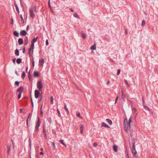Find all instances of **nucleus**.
<instances>
[{"instance_id": "nucleus-1", "label": "nucleus", "mask_w": 158, "mask_h": 158, "mask_svg": "<svg viewBox=\"0 0 158 158\" xmlns=\"http://www.w3.org/2000/svg\"><path fill=\"white\" fill-rule=\"evenodd\" d=\"M37 121L36 122L35 126V127L34 132L35 134H37L39 131V127L40 125V118L39 117L37 118Z\"/></svg>"}, {"instance_id": "nucleus-2", "label": "nucleus", "mask_w": 158, "mask_h": 158, "mask_svg": "<svg viewBox=\"0 0 158 158\" xmlns=\"http://www.w3.org/2000/svg\"><path fill=\"white\" fill-rule=\"evenodd\" d=\"M36 8L35 6L30 7L29 10L30 17L32 19L35 16V14L34 12V10H36Z\"/></svg>"}, {"instance_id": "nucleus-3", "label": "nucleus", "mask_w": 158, "mask_h": 158, "mask_svg": "<svg viewBox=\"0 0 158 158\" xmlns=\"http://www.w3.org/2000/svg\"><path fill=\"white\" fill-rule=\"evenodd\" d=\"M124 130L126 132H127V129L129 127L128 123V122L126 118H125L124 119Z\"/></svg>"}, {"instance_id": "nucleus-4", "label": "nucleus", "mask_w": 158, "mask_h": 158, "mask_svg": "<svg viewBox=\"0 0 158 158\" xmlns=\"http://www.w3.org/2000/svg\"><path fill=\"white\" fill-rule=\"evenodd\" d=\"M37 86L38 88L40 90H42L43 85L42 83V82L41 81H38L37 83Z\"/></svg>"}, {"instance_id": "nucleus-5", "label": "nucleus", "mask_w": 158, "mask_h": 158, "mask_svg": "<svg viewBox=\"0 0 158 158\" xmlns=\"http://www.w3.org/2000/svg\"><path fill=\"white\" fill-rule=\"evenodd\" d=\"M44 60L43 59H39V63L40 65L41 66H43V64L44 63Z\"/></svg>"}, {"instance_id": "nucleus-6", "label": "nucleus", "mask_w": 158, "mask_h": 158, "mask_svg": "<svg viewBox=\"0 0 158 158\" xmlns=\"http://www.w3.org/2000/svg\"><path fill=\"white\" fill-rule=\"evenodd\" d=\"M40 94V92L38 90H36L35 91V97L36 98H38L39 95Z\"/></svg>"}, {"instance_id": "nucleus-7", "label": "nucleus", "mask_w": 158, "mask_h": 158, "mask_svg": "<svg viewBox=\"0 0 158 158\" xmlns=\"http://www.w3.org/2000/svg\"><path fill=\"white\" fill-rule=\"evenodd\" d=\"M24 44H25L26 45H27L28 44L29 42L28 37L25 36L24 37Z\"/></svg>"}, {"instance_id": "nucleus-8", "label": "nucleus", "mask_w": 158, "mask_h": 158, "mask_svg": "<svg viewBox=\"0 0 158 158\" xmlns=\"http://www.w3.org/2000/svg\"><path fill=\"white\" fill-rule=\"evenodd\" d=\"M27 34V32L25 30H22L20 32V35L22 36H25Z\"/></svg>"}, {"instance_id": "nucleus-9", "label": "nucleus", "mask_w": 158, "mask_h": 158, "mask_svg": "<svg viewBox=\"0 0 158 158\" xmlns=\"http://www.w3.org/2000/svg\"><path fill=\"white\" fill-rule=\"evenodd\" d=\"M18 42L19 44L20 45L23 44V40L22 38H19L18 39Z\"/></svg>"}, {"instance_id": "nucleus-10", "label": "nucleus", "mask_w": 158, "mask_h": 158, "mask_svg": "<svg viewBox=\"0 0 158 158\" xmlns=\"http://www.w3.org/2000/svg\"><path fill=\"white\" fill-rule=\"evenodd\" d=\"M108 127L110 128V127L107 126L105 123L102 122V126L101 127Z\"/></svg>"}, {"instance_id": "nucleus-11", "label": "nucleus", "mask_w": 158, "mask_h": 158, "mask_svg": "<svg viewBox=\"0 0 158 158\" xmlns=\"http://www.w3.org/2000/svg\"><path fill=\"white\" fill-rule=\"evenodd\" d=\"M113 148L115 152H117L118 151L117 146L116 145H114L113 146Z\"/></svg>"}, {"instance_id": "nucleus-12", "label": "nucleus", "mask_w": 158, "mask_h": 158, "mask_svg": "<svg viewBox=\"0 0 158 158\" xmlns=\"http://www.w3.org/2000/svg\"><path fill=\"white\" fill-rule=\"evenodd\" d=\"M106 120L110 125L112 124V122L111 120L108 118H107L106 119Z\"/></svg>"}, {"instance_id": "nucleus-13", "label": "nucleus", "mask_w": 158, "mask_h": 158, "mask_svg": "<svg viewBox=\"0 0 158 158\" xmlns=\"http://www.w3.org/2000/svg\"><path fill=\"white\" fill-rule=\"evenodd\" d=\"M84 127V125L83 124L81 125V127L80 128V130L81 132V133H82L83 132Z\"/></svg>"}, {"instance_id": "nucleus-14", "label": "nucleus", "mask_w": 158, "mask_h": 158, "mask_svg": "<svg viewBox=\"0 0 158 158\" xmlns=\"http://www.w3.org/2000/svg\"><path fill=\"white\" fill-rule=\"evenodd\" d=\"M15 6L16 9V10L17 11L18 13H19V7L16 4H15Z\"/></svg>"}, {"instance_id": "nucleus-15", "label": "nucleus", "mask_w": 158, "mask_h": 158, "mask_svg": "<svg viewBox=\"0 0 158 158\" xmlns=\"http://www.w3.org/2000/svg\"><path fill=\"white\" fill-rule=\"evenodd\" d=\"M22 60L21 58H19L17 59L16 62L18 64H19L21 63Z\"/></svg>"}, {"instance_id": "nucleus-16", "label": "nucleus", "mask_w": 158, "mask_h": 158, "mask_svg": "<svg viewBox=\"0 0 158 158\" xmlns=\"http://www.w3.org/2000/svg\"><path fill=\"white\" fill-rule=\"evenodd\" d=\"M81 36L83 39H85L86 37V34L82 32H81Z\"/></svg>"}, {"instance_id": "nucleus-17", "label": "nucleus", "mask_w": 158, "mask_h": 158, "mask_svg": "<svg viewBox=\"0 0 158 158\" xmlns=\"http://www.w3.org/2000/svg\"><path fill=\"white\" fill-rule=\"evenodd\" d=\"M131 118H132V117H131L129 118V123H128V124H129V128H130L131 127V125H130V124H131V122H132V121H131Z\"/></svg>"}, {"instance_id": "nucleus-18", "label": "nucleus", "mask_w": 158, "mask_h": 158, "mask_svg": "<svg viewBox=\"0 0 158 158\" xmlns=\"http://www.w3.org/2000/svg\"><path fill=\"white\" fill-rule=\"evenodd\" d=\"M132 152L134 156H135L137 153V152L136 151V149H132Z\"/></svg>"}, {"instance_id": "nucleus-19", "label": "nucleus", "mask_w": 158, "mask_h": 158, "mask_svg": "<svg viewBox=\"0 0 158 158\" xmlns=\"http://www.w3.org/2000/svg\"><path fill=\"white\" fill-rule=\"evenodd\" d=\"M14 34L17 37H18L19 36V32L16 31H14Z\"/></svg>"}, {"instance_id": "nucleus-20", "label": "nucleus", "mask_w": 158, "mask_h": 158, "mask_svg": "<svg viewBox=\"0 0 158 158\" xmlns=\"http://www.w3.org/2000/svg\"><path fill=\"white\" fill-rule=\"evenodd\" d=\"M38 38V37L37 36L36 38H34L31 41V42L34 43L36 42L37 41V40Z\"/></svg>"}, {"instance_id": "nucleus-21", "label": "nucleus", "mask_w": 158, "mask_h": 158, "mask_svg": "<svg viewBox=\"0 0 158 158\" xmlns=\"http://www.w3.org/2000/svg\"><path fill=\"white\" fill-rule=\"evenodd\" d=\"M15 54L17 56H18L19 55V51L18 49H16L15 51Z\"/></svg>"}, {"instance_id": "nucleus-22", "label": "nucleus", "mask_w": 158, "mask_h": 158, "mask_svg": "<svg viewBox=\"0 0 158 158\" xmlns=\"http://www.w3.org/2000/svg\"><path fill=\"white\" fill-rule=\"evenodd\" d=\"M73 15L74 17L77 18L78 19H80V18L78 16V15L77 14L76 12H75L73 14Z\"/></svg>"}, {"instance_id": "nucleus-23", "label": "nucleus", "mask_w": 158, "mask_h": 158, "mask_svg": "<svg viewBox=\"0 0 158 158\" xmlns=\"http://www.w3.org/2000/svg\"><path fill=\"white\" fill-rule=\"evenodd\" d=\"M26 74L24 71H23L22 75L21 76L22 78L23 79H24L25 77Z\"/></svg>"}, {"instance_id": "nucleus-24", "label": "nucleus", "mask_w": 158, "mask_h": 158, "mask_svg": "<svg viewBox=\"0 0 158 158\" xmlns=\"http://www.w3.org/2000/svg\"><path fill=\"white\" fill-rule=\"evenodd\" d=\"M34 75L36 77H38L39 76V74L37 72H35L34 73Z\"/></svg>"}, {"instance_id": "nucleus-25", "label": "nucleus", "mask_w": 158, "mask_h": 158, "mask_svg": "<svg viewBox=\"0 0 158 158\" xmlns=\"http://www.w3.org/2000/svg\"><path fill=\"white\" fill-rule=\"evenodd\" d=\"M23 88L22 87H21L17 89V91L18 92H22V91L23 90Z\"/></svg>"}, {"instance_id": "nucleus-26", "label": "nucleus", "mask_w": 158, "mask_h": 158, "mask_svg": "<svg viewBox=\"0 0 158 158\" xmlns=\"http://www.w3.org/2000/svg\"><path fill=\"white\" fill-rule=\"evenodd\" d=\"M96 45L95 44H94L93 45H92L91 47V49H93V50L96 49Z\"/></svg>"}, {"instance_id": "nucleus-27", "label": "nucleus", "mask_w": 158, "mask_h": 158, "mask_svg": "<svg viewBox=\"0 0 158 158\" xmlns=\"http://www.w3.org/2000/svg\"><path fill=\"white\" fill-rule=\"evenodd\" d=\"M60 143H62L63 145H64V146L65 147H66V145L65 144V143H64V140L63 139H62V140H60Z\"/></svg>"}, {"instance_id": "nucleus-28", "label": "nucleus", "mask_w": 158, "mask_h": 158, "mask_svg": "<svg viewBox=\"0 0 158 158\" xmlns=\"http://www.w3.org/2000/svg\"><path fill=\"white\" fill-rule=\"evenodd\" d=\"M64 109H65V110L66 111L67 113H69V111L68 109V108L67 107L66 105L65 104H64Z\"/></svg>"}, {"instance_id": "nucleus-29", "label": "nucleus", "mask_w": 158, "mask_h": 158, "mask_svg": "<svg viewBox=\"0 0 158 158\" xmlns=\"http://www.w3.org/2000/svg\"><path fill=\"white\" fill-rule=\"evenodd\" d=\"M121 92L122 93V97L121 98L123 99H124L125 98V96L123 95V93L122 90H121Z\"/></svg>"}, {"instance_id": "nucleus-30", "label": "nucleus", "mask_w": 158, "mask_h": 158, "mask_svg": "<svg viewBox=\"0 0 158 158\" xmlns=\"http://www.w3.org/2000/svg\"><path fill=\"white\" fill-rule=\"evenodd\" d=\"M145 21L144 20H143L142 21L141 25L142 26H143L145 25Z\"/></svg>"}, {"instance_id": "nucleus-31", "label": "nucleus", "mask_w": 158, "mask_h": 158, "mask_svg": "<svg viewBox=\"0 0 158 158\" xmlns=\"http://www.w3.org/2000/svg\"><path fill=\"white\" fill-rule=\"evenodd\" d=\"M8 148V152L9 154H10V146H8L7 147Z\"/></svg>"}, {"instance_id": "nucleus-32", "label": "nucleus", "mask_w": 158, "mask_h": 158, "mask_svg": "<svg viewBox=\"0 0 158 158\" xmlns=\"http://www.w3.org/2000/svg\"><path fill=\"white\" fill-rule=\"evenodd\" d=\"M20 18H21V19L22 21V23H24V20L23 19L22 15H20Z\"/></svg>"}, {"instance_id": "nucleus-33", "label": "nucleus", "mask_w": 158, "mask_h": 158, "mask_svg": "<svg viewBox=\"0 0 158 158\" xmlns=\"http://www.w3.org/2000/svg\"><path fill=\"white\" fill-rule=\"evenodd\" d=\"M22 92H19V94L18 95V99H19L20 98L21 95H22Z\"/></svg>"}, {"instance_id": "nucleus-34", "label": "nucleus", "mask_w": 158, "mask_h": 158, "mask_svg": "<svg viewBox=\"0 0 158 158\" xmlns=\"http://www.w3.org/2000/svg\"><path fill=\"white\" fill-rule=\"evenodd\" d=\"M50 101L51 102V104H52L53 103V98L52 96L50 98Z\"/></svg>"}, {"instance_id": "nucleus-35", "label": "nucleus", "mask_w": 158, "mask_h": 158, "mask_svg": "<svg viewBox=\"0 0 158 158\" xmlns=\"http://www.w3.org/2000/svg\"><path fill=\"white\" fill-rule=\"evenodd\" d=\"M43 133H46V128L44 126L43 127Z\"/></svg>"}, {"instance_id": "nucleus-36", "label": "nucleus", "mask_w": 158, "mask_h": 158, "mask_svg": "<svg viewBox=\"0 0 158 158\" xmlns=\"http://www.w3.org/2000/svg\"><path fill=\"white\" fill-rule=\"evenodd\" d=\"M52 145L53 146V149H55V147H56L55 143L54 142H52Z\"/></svg>"}, {"instance_id": "nucleus-37", "label": "nucleus", "mask_w": 158, "mask_h": 158, "mask_svg": "<svg viewBox=\"0 0 158 158\" xmlns=\"http://www.w3.org/2000/svg\"><path fill=\"white\" fill-rule=\"evenodd\" d=\"M143 107H144V108H145V109H146V110H149V108L147 107V106L144 105H143Z\"/></svg>"}, {"instance_id": "nucleus-38", "label": "nucleus", "mask_w": 158, "mask_h": 158, "mask_svg": "<svg viewBox=\"0 0 158 158\" xmlns=\"http://www.w3.org/2000/svg\"><path fill=\"white\" fill-rule=\"evenodd\" d=\"M34 48V47H32L31 46V48H29L30 50H31L32 54H33Z\"/></svg>"}, {"instance_id": "nucleus-39", "label": "nucleus", "mask_w": 158, "mask_h": 158, "mask_svg": "<svg viewBox=\"0 0 158 158\" xmlns=\"http://www.w3.org/2000/svg\"><path fill=\"white\" fill-rule=\"evenodd\" d=\"M120 70L119 69H118L117 70V75H118L120 73Z\"/></svg>"}, {"instance_id": "nucleus-40", "label": "nucleus", "mask_w": 158, "mask_h": 158, "mask_svg": "<svg viewBox=\"0 0 158 158\" xmlns=\"http://www.w3.org/2000/svg\"><path fill=\"white\" fill-rule=\"evenodd\" d=\"M57 113H58L59 116V117H60V116H61V114H60V111H59V110L58 109L57 110Z\"/></svg>"}, {"instance_id": "nucleus-41", "label": "nucleus", "mask_w": 158, "mask_h": 158, "mask_svg": "<svg viewBox=\"0 0 158 158\" xmlns=\"http://www.w3.org/2000/svg\"><path fill=\"white\" fill-rule=\"evenodd\" d=\"M132 110L133 112L135 113L136 112V110L135 108L132 109Z\"/></svg>"}, {"instance_id": "nucleus-42", "label": "nucleus", "mask_w": 158, "mask_h": 158, "mask_svg": "<svg viewBox=\"0 0 158 158\" xmlns=\"http://www.w3.org/2000/svg\"><path fill=\"white\" fill-rule=\"evenodd\" d=\"M124 81L126 83V85H127V86H129L130 85L128 84L127 81L126 80H125Z\"/></svg>"}, {"instance_id": "nucleus-43", "label": "nucleus", "mask_w": 158, "mask_h": 158, "mask_svg": "<svg viewBox=\"0 0 158 158\" xmlns=\"http://www.w3.org/2000/svg\"><path fill=\"white\" fill-rule=\"evenodd\" d=\"M41 100H42V97L40 96L39 97V98H38V101L39 102H40L41 101Z\"/></svg>"}, {"instance_id": "nucleus-44", "label": "nucleus", "mask_w": 158, "mask_h": 158, "mask_svg": "<svg viewBox=\"0 0 158 158\" xmlns=\"http://www.w3.org/2000/svg\"><path fill=\"white\" fill-rule=\"evenodd\" d=\"M19 81H16L15 82V84L16 85H18V86L19 85Z\"/></svg>"}, {"instance_id": "nucleus-45", "label": "nucleus", "mask_w": 158, "mask_h": 158, "mask_svg": "<svg viewBox=\"0 0 158 158\" xmlns=\"http://www.w3.org/2000/svg\"><path fill=\"white\" fill-rule=\"evenodd\" d=\"M42 106H41V108H40V110H41V115L42 116H43V112L42 111Z\"/></svg>"}, {"instance_id": "nucleus-46", "label": "nucleus", "mask_w": 158, "mask_h": 158, "mask_svg": "<svg viewBox=\"0 0 158 158\" xmlns=\"http://www.w3.org/2000/svg\"><path fill=\"white\" fill-rule=\"evenodd\" d=\"M135 149V143H134L133 144V149Z\"/></svg>"}, {"instance_id": "nucleus-47", "label": "nucleus", "mask_w": 158, "mask_h": 158, "mask_svg": "<svg viewBox=\"0 0 158 158\" xmlns=\"http://www.w3.org/2000/svg\"><path fill=\"white\" fill-rule=\"evenodd\" d=\"M77 116L80 117V118H82V117L80 116V113L77 114Z\"/></svg>"}, {"instance_id": "nucleus-48", "label": "nucleus", "mask_w": 158, "mask_h": 158, "mask_svg": "<svg viewBox=\"0 0 158 158\" xmlns=\"http://www.w3.org/2000/svg\"><path fill=\"white\" fill-rule=\"evenodd\" d=\"M28 78H29V79L30 80L31 78V76L30 75V72H29V73H28Z\"/></svg>"}, {"instance_id": "nucleus-49", "label": "nucleus", "mask_w": 158, "mask_h": 158, "mask_svg": "<svg viewBox=\"0 0 158 158\" xmlns=\"http://www.w3.org/2000/svg\"><path fill=\"white\" fill-rule=\"evenodd\" d=\"M44 136L45 139L47 138V135L46 133H44Z\"/></svg>"}, {"instance_id": "nucleus-50", "label": "nucleus", "mask_w": 158, "mask_h": 158, "mask_svg": "<svg viewBox=\"0 0 158 158\" xmlns=\"http://www.w3.org/2000/svg\"><path fill=\"white\" fill-rule=\"evenodd\" d=\"M48 40H47L46 41V44L47 46L48 45Z\"/></svg>"}, {"instance_id": "nucleus-51", "label": "nucleus", "mask_w": 158, "mask_h": 158, "mask_svg": "<svg viewBox=\"0 0 158 158\" xmlns=\"http://www.w3.org/2000/svg\"><path fill=\"white\" fill-rule=\"evenodd\" d=\"M16 60V58H14V59H13L12 61L14 63V64L15 63Z\"/></svg>"}, {"instance_id": "nucleus-52", "label": "nucleus", "mask_w": 158, "mask_h": 158, "mask_svg": "<svg viewBox=\"0 0 158 158\" xmlns=\"http://www.w3.org/2000/svg\"><path fill=\"white\" fill-rule=\"evenodd\" d=\"M31 46L32 47H34V43L31 42Z\"/></svg>"}, {"instance_id": "nucleus-53", "label": "nucleus", "mask_w": 158, "mask_h": 158, "mask_svg": "<svg viewBox=\"0 0 158 158\" xmlns=\"http://www.w3.org/2000/svg\"><path fill=\"white\" fill-rule=\"evenodd\" d=\"M142 101H143V104L144 105V103H145V101H144V99L143 97H142Z\"/></svg>"}, {"instance_id": "nucleus-54", "label": "nucleus", "mask_w": 158, "mask_h": 158, "mask_svg": "<svg viewBox=\"0 0 158 158\" xmlns=\"http://www.w3.org/2000/svg\"><path fill=\"white\" fill-rule=\"evenodd\" d=\"M118 97L117 96V97H116V98L115 99V104H116L117 102V100H118Z\"/></svg>"}, {"instance_id": "nucleus-55", "label": "nucleus", "mask_w": 158, "mask_h": 158, "mask_svg": "<svg viewBox=\"0 0 158 158\" xmlns=\"http://www.w3.org/2000/svg\"><path fill=\"white\" fill-rule=\"evenodd\" d=\"M31 50H30V49L28 50V53L29 54L31 55Z\"/></svg>"}, {"instance_id": "nucleus-56", "label": "nucleus", "mask_w": 158, "mask_h": 158, "mask_svg": "<svg viewBox=\"0 0 158 158\" xmlns=\"http://www.w3.org/2000/svg\"><path fill=\"white\" fill-rule=\"evenodd\" d=\"M125 35H127V30L126 29H125Z\"/></svg>"}, {"instance_id": "nucleus-57", "label": "nucleus", "mask_w": 158, "mask_h": 158, "mask_svg": "<svg viewBox=\"0 0 158 158\" xmlns=\"http://www.w3.org/2000/svg\"><path fill=\"white\" fill-rule=\"evenodd\" d=\"M97 145V143H94V147H95Z\"/></svg>"}, {"instance_id": "nucleus-58", "label": "nucleus", "mask_w": 158, "mask_h": 158, "mask_svg": "<svg viewBox=\"0 0 158 158\" xmlns=\"http://www.w3.org/2000/svg\"><path fill=\"white\" fill-rule=\"evenodd\" d=\"M11 24H13V20L12 18L11 19Z\"/></svg>"}, {"instance_id": "nucleus-59", "label": "nucleus", "mask_w": 158, "mask_h": 158, "mask_svg": "<svg viewBox=\"0 0 158 158\" xmlns=\"http://www.w3.org/2000/svg\"><path fill=\"white\" fill-rule=\"evenodd\" d=\"M40 155H44V153L43 152H40Z\"/></svg>"}, {"instance_id": "nucleus-60", "label": "nucleus", "mask_w": 158, "mask_h": 158, "mask_svg": "<svg viewBox=\"0 0 158 158\" xmlns=\"http://www.w3.org/2000/svg\"><path fill=\"white\" fill-rule=\"evenodd\" d=\"M29 26H27V27L26 30H27L28 31L29 30Z\"/></svg>"}, {"instance_id": "nucleus-61", "label": "nucleus", "mask_w": 158, "mask_h": 158, "mask_svg": "<svg viewBox=\"0 0 158 158\" xmlns=\"http://www.w3.org/2000/svg\"><path fill=\"white\" fill-rule=\"evenodd\" d=\"M70 10L72 12H74V10H73L71 8H70Z\"/></svg>"}, {"instance_id": "nucleus-62", "label": "nucleus", "mask_w": 158, "mask_h": 158, "mask_svg": "<svg viewBox=\"0 0 158 158\" xmlns=\"http://www.w3.org/2000/svg\"><path fill=\"white\" fill-rule=\"evenodd\" d=\"M23 53H24L25 52V48H23Z\"/></svg>"}, {"instance_id": "nucleus-63", "label": "nucleus", "mask_w": 158, "mask_h": 158, "mask_svg": "<svg viewBox=\"0 0 158 158\" xmlns=\"http://www.w3.org/2000/svg\"><path fill=\"white\" fill-rule=\"evenodd\" d=\"M32 65H33V67H34V61H32Z\"/></svg>"}, {"instance_id": "nucleus-64", "label": "nucleus", "mask_w": 158, "mask_h": 158, "mask_svg": "<svg viewBox=\"0 0 158 158\" xmlns=\"http://www.w3.org/2000/svg\"><path fill=\"white\" fill-rule=\"evenodd\" d=\"M15 74H16L17 76H18V75H18V73H17V71H15Z\"/></svg>"}]
</instances>
